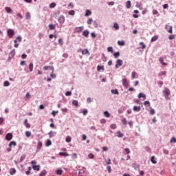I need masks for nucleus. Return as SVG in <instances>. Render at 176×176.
Here are the masks:
<instances>
[{
    "instance_id": "obj_1",
    "label": "nucleus",
    "mask_w": 176,
    "mask_h": 176,
    "mask_svg": "<svg viewBox=\"0 0 176 176\" xmlns=\"http://www.w3.org/2000/svg\"><path fill=\"white\" fill-rule=\"evenodd\" d=\"M123 65V60L121 59H118L116 62L115 68L116 69H119L120 67H122Z\"/></svg>"
},
{
    "instance_id": "obj_2",
    "label": "nucleus",
    "mask_w": 176,
    "mask_h": 176,
    "mask_svg": "<svg viewBox=\"0 0 176 176\" xmlns=\"http://www.w3.org/2000/svg\"><path fill=\"white\" fill-rule=\"evenodd\" d=\"M7 34L9 38H13L14 36V30L10 28L7 30Z\"/></svg>"
},
{
    "instance_id": "obj_3",
    "label": "nucleus",
    "mask_w": 176,
    "mask_h": 176,
    "mask_svg": "<svg viewBox=\"0 0 176 176\" xmlns=\"http://www.w3.org/2000/svg\"><path fill=\"white\" fill-rule=\"evenodd\" d=\"M58 21L60 25H63V24L65 23V17L64 15H60L58 19Z\"/></svg>"
},
{
    "instance_id": "obj_4",
    "label": "nucleus",
    "mask_w": 176,
    "mask_h": 176,
    "mask_svg": "<svg viewBox=\"0 0 176 176\" xmlns=\"http://www.w3.org/2000/svg\"><path fill=\"white\" fill-rule=\"evenodd\" d=\"M13 138V134L11 133H8L6 135V140L7 141H11V140Z\"/></svg>"
},
{
    "instance_id": "obj_5",
    "label": "nucleus",
    "mask_w": 176,
    "mask_h": 176,
    "mask_svg": "<svg viewBox=\"0 0 176 176\" xmlns=\"http://www.w3.org/2000/svg\"><path fill=\"white\" fill-rule=\"evenodd\" d=\"M42 146H43L42 142L38 141L36 146V152H38V151H41V149H42Z\"/></svg>"
},
{
    "instance_id": "obj_6",
    "label": "nucleus",
    "mask_w": 176,
    "mask_h": 176,
    "mask_svg": "<svg viewBox=\"0 0 176 176\" xmlns=\"http://www.w3.org/2000/svg\"><path fill=\"white\" fill-rule=\"evenodd\" d=\"M56 134H57V132L53 131H51L48 133L50 138H53V137H56Z\"/></svg>"
},
{
    "instance_id": "obj_7",
    "label": "nucleus",
    "mask_w": 176,
    "mask_h": 176,
    "mask_svg": "<svg viewBox=\"0 0 176 176\" xmlns=\"http://www.w3.org/2000/svg\"><path fill=\"white\" fill-rule=\"evenodd\" d=\"M164 92L165 98H168V96H170V89H168V88H166Z\"/></svg>"
},
{
    "instance_id": "obj_8",
    "label": "nucleus",
    "mask_w": 176,
    "mask_h": 176,
    "mask_svg": "<svg viewBox=\"0 0 176 176\" xmlns=\"http://www.w3.org/2000/svg\"><path fill=\"white\" fill-rule=\"evenodd\" d=\"M84 27L83 26H79V27H76L75 28V31L76 32H82L84 30Z\"/></svg>"
},
{
    "instance_id": "obj_9",
    "label": "nucleus",
    "mask_w": 176,
    "mask_h": 176,
    "mask_svg": "<svg viewBox=\"0 0 176 176\" xmlns=\"http://www.w3.org/2000/svg\"><path fill=\"white\" fill-rule=\"evenodd\" d=\"M122 85H123L124 87H126V89H127V87H129V83L127 82V79H126V78L122 79Z\"/></svg>"
},
{
    "instance_id": "obj_10",
    "label": "nucleus",
    "mask_w": 176,
    "mask_h": 176,
    "mask_svg": "<svg viewBox=\"0 0 176 176\" xmlns=\"http://www.w3.org/2000/svg\"><path fill=\"white\" fill-rule=\"evenodd\" d=\"M51 69L52 72L50 74V76L52 79H56V74H54V67L53 66L51 67Z\"/></svg>"
},
{
    "instance_id": "obj_11",
    "label": "nucleus",
    "mask_w": 176,
    "mask_h": 176,
    "mask_svg": "<svg viewBox=\"0 0 176 176\" xmlns=\"http://www.w3.org/2000/svg\"><path fill=\"white\" fill-rule=\"evenodd\" d=\"M138 98H143V100H146V95H145L144 93H140L138 96Z\"/></svg>"
},
{
    "instance_id": "obj_12",
    "label": "nucleus",
    "mask_w": 176,
    "mask_h": 176,
    "mask_svg": "<svg viewBox=\"0 0 176 176\" xmlns=\"http://www.w3.org/2000/svg\"><path fill=\"white\" fill-rule=\"evenodd\" d=\"M14 56H16V51L14 50V49H13V50L10 52V58H13V57H14Z\"/></svg>"
},
{
    "instance_id": "obj_13",
    "label": "nucleus",
    "mask_w": 176,
    "mask_h": 176,
    "mask_svg": "<svg viewBox=\"0 0 176 176\" xmlns=\"http://www.w3.org/2000/svg\"><path fill=\"white\" fill-rule=\"evenodd\" d=\"M48 28L49 30H50L51 31H53V30H56V25L50 23L48 25Z\"/></svg>"
},
{
    "instance_id": "obj_14",
    "label": "nucleus",
    "mask_w": 176,
    "mask_h": 176,
    "mask_svg": "<svg viewBox=\"0 0 176 176\" xmlns=\"http://www.w3.org/2000/svg\"><path fill=\"white\" fill-rule=\"evenodd\" d=\"M32 168L36 171H39L41 170V165H33Z\"/></svg>"
},
{
    "instance_id": "obj_15",
    "label": "nucleus",
    "mask_w": 176,
    "mask_h": 176,
    "mask_svg": "<svg viewBox=\"0 0 176 176\" xmlns=\"http://www.w3.org/2000/svg\"><path fill=\"white\" fill-rule=\"evenodd\" d=\"M89 34H90V32H89V30H85L82 32V36H85V38H89Z\"/></svg>"
},
{
    "instance_id": "obj_16",
    "label": "nucleus",
    "mask_w": 176,
    "mask_h": 176,
    "mask_svg": "<svg viewBox=\"0 0 176 176\" xmlns=\"http://www.w3.org/2000/svg\"><path fill=\"white\" fill-rule=\"evenodd\" d=\"M16 168H10V175H14V174H16Z\"/></svg>"
},
{
    "instance_id": "obj_17",
    "label": "nucleus",
    "mask_w": 176,
    "mask_h": 176,
    "mask_svg": "<svg viewBox=\"0 0 176 176\" xmlns=\"http://www.w3.org/2000/svg\"><path fill=\"white\" fill-rule=\"evenodd\" d=\"M5 10L8 14L12 13L13 12V10H12V8H10V7H5Z\"/></svg>"
},
{
    "instance_id": "obj_18",
    "label": "nucleus",
    "mask_w": 176,
    "mask_h": 176,
    "mask_svg": "<svg viewBox=\"0 0 176 176\" xmlns=\"http://www.w3.org/2000/svg\"><path fill=\"white\" fill-rule=\"evenodd\" d=\"M133 111L135 112H140V111H141V107H140V106H138V107L134 106L133 107Z\"/></svg>"
},
{
    "instance_id": "obj_19",
    "label": "nucleus",
    "mask_w": 176,
    "mask_h": 176,
    "mask_svg": "<svg viewBox=\"0 0 176 176\" xmlns=\"http://www.w3.org/2000/svg\"><path fill=\"white\" fill-rule=\"evenodd\" d=\"M25 157H27V155L25 154H23L21 156L19 163H21L22 162H24L25 160Z\"/></svg>"
},
{
    "instance_id": "obj_20",
    "label": "nucleus",
    "mask_w": 176,
    "mask_h": 176,
    "mask_svg": "<svg viewBox=\"0 0 176 176\" xmlns=\"http://www.w3.org/2000/svg\"><path fill=\"white\" fill-rule=\"evenodd\" d=\"M13 145V146H16L17 145V143L14 141H11L9 144H8V146L10 148H11V146Z\"/></svg>"
},
{
    "instance_id": "obj_21",
    "label": "nucleus",
    "mask_w": 176,
    "mask_h": 176,
    "mask_svg": "<svg viewBox=\"0 0 176 176\" xmlns=\"http://www.w3.org/2000/svg\"><path fill=\"white\" fill-rule=\"evenodd\" d=\"M126 9H130V8H131V1H127L126 2Z\"/></svg>"
},
{
    "instance_id": "obj_22",
    "label": "nucleus",
    "mask_w": 176,
    "mask_h": 176,
    "mask_svg": "<svg viewBox=\"0 0 176 176\" xmlns=\"http://www.w3.org/2000/svg\"><path fill=\"white\" fill-rule=\"evenodd\" d=\"M24 124H25V127H27V129H30V127H31V125L30 124H28V120H27V119L25 120Z\"/></svg>"
},
{
    "instance_id": "obj_23",
    "label": "nucleus",
    "mask_w": 176,
    "mask_h": 176,
    "mask_svg": "<svg viewBox=\"0 0 176 176\" xmlns=\"http://www.w3.org/2000/svg\"><path fill=\"white\" fill-rule=\"evenodd\" d=\"M72 104V105H74V107H78V105H79V102L76 100H73Z\"/></svg>"
},
{
    "instance_id": "obj_24",
    "label": "nucleus",
    "mask_w": 176,
    "mask_h": 176,
    "mask_svg": "<svg viewBox=\"0 0 176 176\" xmlns=\"http://www.w3.org/2000/svg\"><path fill=\"white\" fill-rule=\"evenodd\" d=\"M159 61L162 64V65H164V66L167 65V63L164 62L163 58H160Z\"/></svg>"
},
{
    "instance_id": "obj_25",
    "label": "nucleus",
    "mask_w": 176,
    "mask_h": 176,
    "mask_svg": "<svg viewBox=\"0 0 176 176\" xmlns=\"http://www.w3.org/2000/svg\"><path fill=\"white\" fill-rule=\"evenodd\" d=\"M123 135V133L120 131H117V137H118V138H122Z\"/></svg>"
},
{
    "instance_id": "obj_26",
    "label": "nucleus",
    "mask_w": 176,
    "mask_h": 176,
    "mask_svg": "<svg viewBox=\"0 0 176 176\" xmlns=\"http://www.w3.org/2000/svg\"><path fill=\"white\" fill-rule=\"evenodd\" d=\"M59 155L60 156H64V157H67L68 156V153L60 152Z\"/></svg>"
},
{
    "instance_id": "obj_27",
    "label": "nucleus",
    "mask_w": 176,
    "mask_h": 176,
    "mask_svg": "<svg viewBox=\"0 0 176 176\" xmlns=\"http://www.w3.org/2000/svg\"><path fill=\"white\" fill-rule=\"evenodd\" d=\"M82 54H89L90 55V52H89V50L85 49L84 50L82 51Z\"/></svg>"
},
{
    "instance_id": "obj_28",
    "label": "nucleus",
    "mask_w": 176,
    "mask_h": 176,
    "mask_svg": "<svg viewBox=\"0 0 176 176\" xmlns=\"http://www.w3.org/2000/svg\"><path fill=\"white\" fill-rule=\"evenodd\" d=\"M104 115L105 118H111V113L108 111H104Z\"/></svg>"
},
{
    "instance_id": "obj_29",
    "label": "nucleus",
    "mask_w": 176,
    "mask_h": 176,
    "mask_svg": "<svg viewBox=\"0 0 176 176\" xmlns=\"http://www.w3.org/2000/svg\"><path fill=\"white\" fill-rule=\"evenodd\" d=\"M151 162L153 163V164H156L157 163V161L155 160V156H152L151 157Z\"/></svg>"
},
{
    "instance_id": "obj_30",
    "label": "nucleus",
    "mask_w": 176,
    "mask_h": 176,
    "mask_svg": "<svg viewBox=\"0 0 176 176\" xmlns=\"http://www.w3.org/2000/svg\"><path fill=\"white\" fill-rule=\"evenodd\" d=\"M46 174H47V171H46V170H43L40 173L39 176H45V175H46Z\"/></svg>"
},
{
    "instance_id": "obj_31",
    "label": "nucleus",
    "mask_w": 176,
    "mask_h": 176,
    "mask_svg": "<svg viewBox=\"0 0 176 176\" xmlns=\"http://www.w3.org/2000/svg\"><path fill=\"white\" fill-rule=\"evenodd\" d=\"M25 19L26 20L31 19V14H30V12H26Z\"/></svg>"
},
{
    "instance_id": "obj_32",
    "label": "nucleus",
    "mask_w": 176,
    "mask_h": 176,
    "mask_svg": "<svg viewBox=\"0 0 176 176\" xmlns=\"http://www.w3.org/2000/svg\"><path fill=\"white\" fill-rule=\"evenodd\" d=\"M159 39V36H154L151 38V42H156V40Z\"/></svg>"
},
{
    "instance_id": "obj_33",
    "label": "nucleus",
    "mask_w": 176,
    "mask_h": 176,
    "mask_svg": "<svg viewBox=\"0 0 176 176\" xmlns=\"http://www.w3.org/2000/svg\"><path fill=\"white\" fill-rule=\"evenodd\" d=\"M125 44H126V43H124V41H118V45L119 46H124Z\"/></svg>"
},
{
    "instance_id": "obj_34",
    "label": "nucleus",
    "mask_w": 176,
    "mask_h": 176,
    "mask_svg": "<svg viewBox=\"0 0 176 176\" xmlns=\"http://www.w3.org/2000/svg\"><path fill=\"white\" fill-rule=\"evenodd\" d=\"M3 86L4 87H8V86H10V82H9L8 80H6L3 82Z\"/></svg>"
},
{
    "instance_id": "obj_35",
    "label": "nucleus",
    "mask_w": 176,
    "mask_h": 176,
    "mask_svg": "<svg viewBox=\"0 0 176 176\" xmlns=\"http://www.w3.org/2000/svg\"><path fill=\"white\" fill-rule=\"evenodd\" d=\"M29 69L30 72H32L34 71V63H31L29 65Z\"/></svg>"
},
{
    "instance_id": "obj_36",
    "label": "nucleus",
    "mask_w": 176,
    "mask_h": 176,
    "mask_svg": "<svg viewBox=\"0 0 176 176\" xmlns=\"http://www.w3.org/2000/svg\"><path fill=\"white\" fill-rule=\"evenodd\" d=\"M50 145H52V140H47L45 143V146L49 147Z\"/></svg>"
},
{
    "instance_id": "obj_37",
    "label": "nucleus",
    "mask_w": 176,
    "mask_h": 176,
    "mask_svg": "<svg viewBox=\"0 0 176 176\" xmlns=\"http://www.w3.org/2000/svg\"><path fill=\"white\" fill-rule=\"evenodd\" d=\"M97 69H98V72L102 70V72H104V66L98 65Z\"/></svg>"
},
{
    "instance_id": "obj_38",
    "label": "nucleus",
    "mask_w": 176,
    "mask_h": 176,
    "mask_svg": "<svg viewBox=\"0 0 176 176\" xmlns=\"http://www.w3.org/2000/svg\"><path fill=\"white\" fill-rule=\"evenodd\" d=\"M91 14V11L90 10H87L85 12V17H87Z\"/></svg>"
},
{
    "instance_id": "obj_39",
    "label": "nucleus",
    "mask_w": 176,
    "mask_h": 176,
    "mask_svg": "<svg viewBox=\"0 0 176 176\" xmlns=\"http://www.w3.org/2000/svg\"><path fill=\"white\" fill-rule=\"evenodd\" d=\"M68 15L69 16H74L75 15V11L74 10H72L69 11Z\"/></svg>"
},
{
    "instance_id": "obj_40",
    "label": "nucleus",
    "mask_w": 176,
    "mask_h": 176,
    "mask_svg": "<svg viewBox=\"0 0 176 176\" xmlns=\"http://www.w3.org/2000/svg\"><path fill=\"white\" fill-rule=\"evenodd\" d=\"M63 174V170L61 169H57L56 170V175H61Z\"/></svg>"
},
{
    "instance_id": "obj_41",
    "label": "nucleus",
    "mask_w": 176,
    "mask_h": 176,
    "mask_svg": "<svg viewBox=\"0 0 176 176\" xmlns=\"http://www.w3.org/2000/svg\"><path fill=\"white\" fill-rule=\"evenodd\" d=\"M111 91L112 94L119 95V91H118V89H111Z\"/></svg>"
},
{
    "instance_id": "obj_42",
    "label": "nucleus",
    "mask_w": 176,
    "mask_h": 176,
    "mask_svg": "<svg viewBox=\"0 0 176 176\" xmlns=\"http://www.w3.org/2000/svg\"><path fill=\"white\" fill-rule=\"evenodd\" d=\"M113 56H114V58H118V57H119V56H120V52H115L113 54Z\"/></svg>"
},
{
    "instance_id": "obj_43",
    "label": "nucleus",
    "mask_w": 176,
    "mask_h": 176,
    "mask_svg": "<svg viewBox=\"0 0 176 176\" xmlns=\"http://www.w3.org/2000/svg\"><path fill=\"white\" fill-rule=\"evenodd\" d=\"M89 111H87V109H85L82 111H81L80 113H82L84 115V116H85V115H87Z\"/></svg>"
},
{
    "instance_id": "obj_44",
    "label": "nucleus",
    "mask_w": 176,
    "mask_h": 176,
    "mask_svg": "<svg viewBox=\"0 0 176 176\" xmlns=\"http://www.w3.org/2000/svg\"><path fill=\"white\" fill-rule=\"evenodd\" d=\"M113 28H114L115 30H119V24H118V23H113Z\"/></svg>"
},
{
    "instance_id": "obj_45",
    "label": "nucleus",
    "mask_w": 176,
    "mask_h": 176,
    "mask_svg": "<svg viewBox=\"0 0 176 176\" xmlns=\"http://www.w3.org/2000/svg\"><path fill=\"white\" fill-rule=\"evenodd\" d=\"M166 74H167V72L166 71H162V72H160L158 76H163L166 75Z\"/></svg>"
},
{
    "instance_id": "obj_46",
    "label": "nucleus",
    "mask_w": 176,
    "mask_h": 176,
    "mask_svg": "<svg viewBox=\"0 0 176 176\" xmlns=\"http://www.w3.org/2000/svg\"><path fill=\"white\" fill-rule=\"evenodd\" d=\"M102 60L104 63H107V57L105 56L104 54H102Z\"/></svg>"
},
{
    "instance_id": "obj_47",
    "label": "nucleus",
    "mask_w": 176,
    "mask_h": 176,
    "mask_svg": "<svg viewBox=\"0 0 176 176\" xmlns=\"http://www.w3.org/2000/svg\"><path fill=\"white\" fill-rule=\"evenodd\" d=\"M65 141L66 142H68V143L71 142L72 138H70V136H67L65 138Z\"/></svg>"
},
{
    "instance_id": "obj_48",
    "label": "nucleus",
    "mask_w": 176,
    "mask_h": 176,
    "mask_svg": "<svg viewBox=\"0 0 176 176\" xmlns=\"http://www.w3.org/2000/svg\"><path fill=\"white\" fill-rule=\"evenodd\" d=\"M87 24L89 25H91V24H92V23H93V19H88L87 20Z\"/></svg>"
},
{
    "instance_id": "obj_49",
    "label": "nucleus",
    "mask_w": 176,
    "mask_h": 176,
    "mask_svg": "<svg viewBox=\"0 0 176 176\" xmlns=\"http://www.w3.org/2000/svg\"><path fill=\"white\" fill-rule=\"evenodd\" d=\"M107 52H110V53H113V48L112 47H108Z\"/></svg>"
},
{
    "instance_id": "obj_50",
    "label": "nucleus",
    "mask_w": 176,
    "mask_h": 176,
    "mask_svg": "<svg viewBox=\"0 0 176 176\" xmlns=\"http://www.w3.org/2000/svg\"><path fill=\"white\" fill-rule=\"evenodd\" d=\"M144 105H147L148 107H151V102L148 100H146L144 102Z\"/></svg>"
},
{
    "instance_id": "obj_51",
    "label": "nucleus",
    "mask_w": 176,
    "mask_h": 176,
    "mask_svg": "<svg viewBox=\"0 0 176 176\" xmlns=\"http://www.w3.org/2000/svg\"><path fill=\"white\" fill-rule=\"evenodd\" d=\"M173 39H175V36H174L173 34H171L168 36V40L173 41Z\"/></svg>"
},
{
    "instance_id": "obj_52",
    "label": "nucleus",
    "mask_w": 176,
    "mask_h": 176,
    "mask_svg": "<svg viewBox=\"0 0 176 176\" xmlns=\"http://www.w3.org/2000/svg\"><path fill=\"white\" fill-rule=\"evenodd\" d=\"M107 171H108V173L110 174V173H111V171H112V169H111V166H107Z\"/></svg>"
},
{
    "instance_id": "obj_53",
    "label": "nucleus",
    "mask_w": 176,
    "mask_h": 176,
    "mask_svg": "<svg viewBox=\"0 0 176 176\" xmlns=\"http://www.w3.org/2000/svg\"><path fill=\"white\" fill-rule=\"evenodd\" d=\"M14 47H16V48L19 47V44H17V39H15L14 41Z\"/></svg>"
},
{
    "instance_id": "obj_54",
    "label": "nucleus",
    "mask_w": 176,
    "mask_h": 176,
    "mask_svg": "<svg viewBox=\"0 0 176 176\" xmlns=\"http://www.w3.org/2000/svg\"><path fill=\"white\" fill-rule=\"evenodd\" d=\"M122 123H123V124H124L125 126L127 125V120H126V118H123L122 120Z\"/></svg>"
},
{
    "instance_id": "obj_55",
    "label": "nucleus",
    "mask_w": 176,
    "mask_h": 176,
    "mask_svg": "<svg viewBox=\"0 0 176 176\" xmlns=\"http://www.w3.org/2000/svg\"><path fill=\"white\" fill-rule=\"evenodd\" d=\"M110 127H111V129H112V130H115L116 129L117 126L116 124H111Z\"/></svg>"
},
{
    "instance_id": "obj_56",
    "label": "nucleus",
    "mask_w": 176,
    "mask_h": 176,
    "mask_svg": "<svg viewBox=\"0 0 176 176\" xmlns=\"http://www.w3.org/2000/svg\"><path fill=\"white\" fill-rule=\"evenodd\" d=\"M140 45L142 46V49H145V47H146V45H145V43H144V42H140Z\"/></svg>"
},
{
    "instance_id": "obj_57",
    "label": "nucleus",
    "mask_w": 176,
    "mask_h": 176,
    "mask_svg": "<svg viewBox=\"0 0 176 176\" xmlns=\"http://www.w3.org/2000/svg\"><path fill=\"white\" fill-rule=\"evenodd\" d=\"M50 8L51 9H53V8H56V3H52L51 4H50Z\"/></svg>"
},
{
    "instance_id": "obj_58",
    "label": "nucleus",
    "mask_w": 176,
    "mask_h": 176,
    "mask_svg": "<svg viewBox=\"0 0 176 176\" xmlns=\"http://www.w3.org/2000/svg\"><path fill=\"white\" fill-rule=\"evenodd\" d=\"M135 75H137V73L135 72H133L131 74V77L133 79H135Z\"/></svg>"
},
{
    "instance_id": "obj_59",
    "label": "nucleus",
    "mask_w": 176,
    "mask_h": 176,
    "mask_svg": "<svg viewBox=\"0 0 176 176\" xmlns=\"http://www.w3.org/2000/svg\"><path fill=\"white\" fill-rule=\"evenodd\" d=\"M88 157H89V159H94V154H93V153H89V154L88 155Z\"/></svg>"
},
{
    "instance_id": "obj_60",
    "label": "nucleus",
    "mask_w": 176,
    "mask_h": 176,
    "mask_svg": "<svg viewBox=\"0 0 176 176\" xmlns=\"http://www.w3.org/2000/svg\"><path fill=\"white\" fill-rule=\"evenodd\" d=\"M65 96H67V97H68V96H72V91H67L66 93H65Z\"/></svg>"
},
{
    "instance_id": "obj_61",
    "label": "nucleus",
    "mask_w": 176,
    "mask_h": 176,
    "mask_svg": "<svg viewBox=\"0 0 176 176\" xmlns=\"http://www.w3.org/2000/svg\"><path fill=\"white\" fill-rule=\"evenodd\" d=\"M25 135H26V137H31V133L30 132V131H27L26 132H25Z\"/></svg>"
},
{
    "instance_id": "obj_62",
    "label": "nucleus",
    "mask_w": 176,
    "mask_h": 176,
    "mask_svg": "<svg viewBox=\"0 0 176 176\" xmlns=\"http://www.w3.org/2000/svg\"><path fill=\"white\" fill-rule=\"evenodd\" d=\"M149 113H150V115H155V109H151Z\"/></svg>"
},
{
    "instance_id": "obj_63",
    "label": "nucleus",
    "mask_w": 176,
    "mask_h": 176,
    "mask_svg": "<svg viewBox=\"0 0 176 176\" xmlns=\"http://www.w3.org/2000/svg\"><path fill=\"white\" fill-rule=\"evenodd\" d=\"M170 143L174 142V144H175V142H176V138H172L170 139Z\"/></svg>"
},
{
    "instance_id": "obj_64",
    "label": "nucleus",
    "mask_w": 176,
    "mask_h": 176,
    "mask_svg": "<svg viewBox=\"0 0 176 176\" xmlns=\"http://www.w3.org/2000/svg\"><path fill=\"white\" fill-rule=\"evenodd\" d=\"M16 41H18V42H21V41H22V38H21V36H17L16 37Z\"/></svg>"
}]
</instances>
